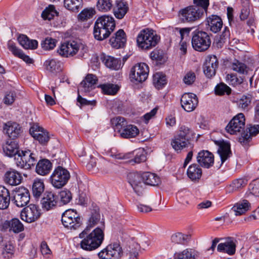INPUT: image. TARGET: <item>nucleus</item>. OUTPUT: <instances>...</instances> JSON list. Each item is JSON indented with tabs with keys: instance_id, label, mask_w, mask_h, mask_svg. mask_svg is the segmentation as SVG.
I'll list each match as a JSON object with an SVG mask.
<instances>
[{
	"instance_id": "nucleus-37",
	"label": "nucleus",
	"mask_w": 259,
	"mask_h": 259,
	"mask_svg": "<svg viewBox=\"0 0 259 259\" xmlns=\"http://www.w3.org/2000/svg\"><path fill=\"white\" fill-rule=\"evenodd\" d=\"M139 133V129L136 125L129 124L125 125L124 128L120 130V136L123 138H131L137 136Z\"/></svg>"
},
{
	"instance_id": "nucleus-42",
	"label": "nucleus",
	"mask_w": 259,
	"mask_h": 259,
	"mask_svg": "<svg viewBox=\"0 0 259 259\" xmlns=\"http://www.w3.org/2000/svg\"><path fill=\"white\" fill-rule=\"evenodd\" d=\"M3 151L7 156L12 157L18 154L19 151H18V144L15 141L11 140L8 141L3 145Z\"/></svg>"
},
{
	"instance_id": "nucleus-32",
	"label": "nucleus",
	"mask_w": 259,
	"mask_h": 259,
	"mask_svg": "<svg viewBox=\"0 0 259 259\" xmlns=\"http://www.w3.org/2000/svg\"><path fill=\"white\" fill-rule=\"evenodd\" d=\"M190 141L182 137L181 135H177L171 141L172 147L177 152H180L184 148L188 147Z\"/></svg>"
},
{
	"instance_id": "nucleus-25",
	"label": "nucleus",
	"mask_w": 259,
	"mask_h": 259,
	"mask_svg": "<svg viewBox=\"0 0 259 259\" xmlns=\"http://www.w3.org/2000/svg\"><path fill=\"white\" fill-rule=\"evenodd\" d=\"M206 25L207 29L213 33H217L220 31L223 27L222 19L217 15H212L206 18Z\"/></svg>"
},
{
	"instance_id": "nucleus-1",
	"label": "nucleus",
	"mask_w": 259,
	"mask_h": 259,
	"mask_svg": "<svg viewBox=\"0 0 259 259\" xmlns=\"http://www.w3.org/2000/svg\"><path fill=\"white\" fill-rule=\"evenodd\" d=\"M128 183L137 195H142L145 185L157 186L160 183L159 177L153 173L145 172L142 175L137 172H131L127 175Z\"/></svg>"
},
{
	"instance_id": "nucleus-30",
	"label": "nucleus",
	"mask_w": 259,
	"mask_h": 259,
	"mask_svg": "<svg viewBox=\"0 0 259 259\" xmlns=\"http://www.w3.org/2000/svg\"><path fill=\"white\" fill-rule=\"evenodd\" d=\"M52 168V164L47 159L39 160L37 163L35 167L36 172L41 176L48 175Z\"/></svg>"
},
{
	"instance_id": "nucleus-3",
	"label": "nucleus",
	"mask_w": 259,
	"mask_h": 259,
	"mask_svg": "<svg viewBox=\"0 0 259 259\" xmlns=\"http://www.w3.org/2000/svg\"><path fill=\"white\" fill-rule=\"evenodd\" d=\"M115 27L114 18L109 15H103L96 21L94 28V37L98 40L107 38Z\"/></svg>"
},
{
	"instance_id": "nucleus-38",
	"label": "nucleus",
	"mask_w": 259,
	"mask_h": 259,
	"mask_svg": "<svg viewBox=\"0 0 259 259\" xmlns=\"http://www.w3.org/2000/svg\"><path fill=\"white\" fill-rule=\"evenodd\" d=\"M101 59L105 66L113 70H118L120 68V60L113 57L103 55Z\"/></svg>"
},
{
	"instance_id": "nucleus-28",
	"label": "nucleus",
	"mask_w": 259,
	"mask_h": 259,
	"mask_svg": "<svg viewBox=\"0 0 259 259\" xmlns=\"http://www.w3.org/2000/svg\"><path fill=\"white\" fill-rule=\"evenodd\" d=\"M134 157L133 159L130 160L131 163H140L145 162L146 160V155L143 149H139L133 151L131 153H128L124 155L122 158L127 159Z\"/></svg>"
},
{
	"instance_id": "nucleus-15",
	"label": "nucleus",
	"mask_w": 259,
	"mask_h": 259,
	"mask_svg": "<svg viewBox=\"0 0 259 259\" xmlns=\"http://www.w3.org/2000/svg\"><path fill=\"white\" fill-rule=\"evenodd\" d=\"M40 215L38 207L35 204H31L22 210L20 217L23 221L31 223L37 220Z\"/></svg>"
},
{
	"instance_id": "nucleus-62",
	"label": "nucleus",
	"mask_w": 259,
	"mask_h": 259,
	"mask_svg": "<svg viewBox=\"0 0 259 259\" xmlns=\"http://www.w3.org/2000/svg\"><path fill=\"white\" fill-rule=\"evenodd\" d=\"M14 247L11 243H6L3 248V253L5 257H10L13 254Z\"/></svg>"
},
{
	"instance_id": "nucleus-54",
	"label": "nucleus",
	"mask_w": 259,
	"mask_h": 259,
	"mask_svg": "<svg viewBox=\"0 0 259 259\" xmlns=\"http://www.w3.org/2000/svg\"><path fill=\"white\" fill-rule=\"evenodd\" d=\"M57 42L56 39L48 37L41 41V46L45 50H51L56 47Z\"/></svg>"
},
{
	"instance_id": "nucleus-48",
	"label": "nucleus",
	"mask_w": 259,
	"mask_h": 259,
	"mask_svg": "<svg viewBox=\"0 0 259 259\" xmlns=\"http://www.w3.org/2000/svg\"><path fill=\"white\" fill-rule=\"evenodd\" d=\"M192 29V28L175 27L172 28V31L176 35L179 36L181 39L184 40L185 39H188L189 34Z\"/></svg>"
},
{
	"instance_id": "nucleus-60",
	"label": "nucleus",
	"mask_w": 259,
	"mask_h": 259,
	"mask_svg": "<svg viewBox=\"0 0 259 259\" xmlns=\"http://www.w3.org/2000/svg\"><path fill=\"white\" fill-rule=\"evenodd\" d=\"M100 220V214L99 213L95 211L93 212L91 217L89 220V223L87 226H89L90 229L92 228L94 226L96 225Z\"/></svg>"
},
{
	"instance_id": "nucleus-35",
	"label": "nucleus",
	"mask_w": 259,
	"mask_h": 259,
	"mask_svg": "<svg viewBox=\"0 0 259 259\" xmlns=\"http://www.w3.org/2000/svg\"><path fill=\"white\" fill-rule=\"evenodd\" d=\"M187 174L192 181H198L202 176V169L198 165L194 163L189 166Z\"/></svg>"
},
{
	"instance_id": "nucleus-29",
	"label": "nucleus",
	"mask_w": 259,
	"mask_h": 259,
	"mask_svg": "<svg viewBox=\"0 0 259 259\" xmlns=\"http://www.w3.org/2000/svg\"><path fill=\"white\" fill-rule=\"evenodd\" d=\"M8 48L15 56L22 59L26 63L31 64L33 63V60L28 56L23 53L20 49L16 47L13 41L10 40L8 41Z\"/></svg>"
},
{
	"instance_id": "nucleus-31",
	"label": "nucleus",
	"mask_w": 259,
	"mask_h": 259,
	"mask_svg": "<svg viewBox=\"0 0 259 259\" xmlns=\"http://www.w3.org/2000/svg\"><path fill=\"white\" fill-rule=\"evenodd\" d=\"M5 176V181L12 186L19 185L22 180L21 174L14 169H11L7 171Z\"/></svg>"
},
{
	"instance_id": "nucleus-51",
	"label": "nucleus",
	"mask_w": 259,
	"mask_h": 259,
	"mask_svg": "<svg viewBox=\"0 0 259 259\" xmlns=\"http://www.w3.org/2000/svg\"><path fill=\"white\" fill-rule=\"evenodd\" d=\"M111 122L115 130H117L119 133L120 130L123 129L126 124L125 118L120 116L113 118L111 120Z\"/></svg>"
},
{
	"instance_id": "nucleus-26",
	"label": "nucleus",
	"mask_w": 259,
	"mask_h": 259,
	"mask_svg": "<svg viewBox=\"0 0 259 259\" xmlns=\"http://www.w3.org/2000/svg\"><path fill=\"white\" fill-rule=\"evenodd\" d=\"M215 144L219 146L218 152L222 162H224L231 155L230 144L224 141H215Z\"/></svg>"
},
{
	"instance_id": "nucleus-55",
	"label": "nucleus",
	"mask_w": 259,
	"mask_h": 259,
	"mask_svg": "<svg viewBox=\"0 0 259 259\" xmlns=\"http://www.w3.org/2000/svg\"><path fill=\"white\" fill-rule=\"evenodd\" d=\"M60 203L61 205L68 203L72 199V194L68 190H63L59 193Z\"/></svg>"
},
{
	"instance_id": "nucleus-13",
	"label": "nucleus",
	"mask_w": 259,
	"mask_h": 259,
	"mask_svg": "<svg viewBox=\"0 0 259 259\" xmlns=\"http://www.w3.org/2000/svg\"><path fill=\"white\" fill-rule=\"evenodd\" d=\"M12 195V201L18 207H21L25 206L29 202V192L24 187L16 188Z\"/></svg>"
},
{
	"instance_id": "nucleus-43",
	"label": "nucleus",
	"mask_w": 259,
	"mask_h": 259,
	"mask_svg": "<svg viewBox=\"0 0 259 259\" xmlns=\"http://www.w3.org/2000/svg\"><path fill=\"white\" fill-rule=\"evenodd\" d=\"M197 256V252L194 249L187 248L175 253L174 259H195Z\"/></svg>"
},
{
	"instance_id": "nucleus-40",
	"label": "nucleus",
	"mask_w": 259,
	"mask_h": 259,
	"mask_svg": "<svg viewBox=\"0 0 259 259\" xmlns=\"http://www.w3.org/2000/svg\"><path fill=\"white\" fill-rule=\"evenodd\" d=\"M250 208V204L246 200H243L235 204L232 208V210L234 212L235 215H240Z\"/></svg>"
},
{
	"instance_id": "nucleus-18",
	"label": "nucleus",
	"mask_w": 259,
	"mask_h": 259,
	"mask_svg": "<svg viewBox=\"0 0 259 259\" xmlns=\"http://www.w3.org/2000/svg\"><path fill=\"white\" fill-rule=\"evenodd\" d=\"M218 61L214 55L207 57L203 66V72L207 77L210 78L216 73Z\"/></svg>"
},
{
	"instance_id": "nucleus-10",
	"label": "nucleus",
	"mask_w": 259,
	"mask_h": 259,
	"mask_svg": "<svg viewBox=\"0 0 259 259\" xmlns=\"http://www.w3.org/2000/svg\"><path fill=\"white\" fill-rule=\"evenodd\" d=\"M62 223L63 226L70 229L76 230L81 224L79 214L73 209H68L62 215Z\"/></svg>"
},
{
	"instance_id": "nucleus-11",
	"label": "nucleus",
	"mask_w": 259,
	"mask_h": 259,
	"mask_svg": "<svg viewBox=\"0 0 259 259\" xmlns=\"http://www.w3.org/2000/svg\"><path fill=\"white\" fill-rule=\"evenodd\" d=\"M98 255L100 259H120L123 251L119 244L113 243L108 245Z\"/></svg>"
},
{
	"instance_id": "nucleus-36",
	"label": "nucleus",
	"mask_w": 259,
	"mask_h": 259,
	"mask_svg": "<svg viewBox=\"0 0 259 259\" xmlns=\"http://www.w3.org/2000/svg\"><path fill=\"white\" fill-rule=\"evenodd\" d=\"M10 202V194L8 189L0 185V209L8 208Z\"/></svg>"
},
{
	"instance_id": "nucleus-63",
	"label": "nucleus",
	"mask_w": 259,
	"mask_h": 259,
	"mask_svg": "<svg viewBox=\"0 0 259 259\" xmlns=\"http://www.w3.org/2000/svg\"><path fill=\"white\" fill-rule=\"evenodd\" d=\"M40 251L43 256L47 258H49L52 253L51 250L45 241L41 243Z\"/></svg>"
},
{
	"instance_id": "nucleus-23",
	"label": "nucleus",
	"mask_w": 259,
	"mask_h": 259,
	"mask_svg": "<svg viewBox=\"0 0 259 259\" xmlns=\"http://www.w3.org/2000/svg\"><path fill=\"white\" fill-rule=\"evenodd\" d=\"M3 130L6 134L13 139L18 137L21 133V127L15 122L9 121L4 123Z\"/></svg>"
},
{
	"instance_id": "nucleus-7",
	"label": "nucleus",
	"mask_w": 259,
	"mask_h": 259,
	"mask_svg": "<svg viewBox=\"0 0 259 259\" xmlns=\"http://www.w3.org/2000/svg\"><path fill=\"white\" fill-rule=\"evenodd\" d=\"M210 44V37L206 32L195 31L193 33L192 45L196 51L199 52L205 51L209 48Z\"/></svg>"
},
{
	"instance_id": "nucleus-4",
	"label": "nucleus",
	"mask_w": 259,
	"mask_h": 259,
	"mask_svg": "<svg viewBox=\"0 0 259 259\" xmlns=\"http://www.w3.org/2000/svg\"><path fill=\"white\" fill-rule=\"evenodd\" d=\"M160 37L151 29L141 30L137 36V45L142 50H147L155 47L159 41Z\"/></svg>"
},
{
	"instance_id": "nucleus-39",
	"label": "nucleus",
	"mask_w": 259,
	"mask_h": 259,
	"mask_svg": "<svg viewBox=\"0 0 259 259\" xmlns=\"http://www.w3.org/2000/svg\"><path fill=\"white\" fill-rule=\"evenodd\" d=\"M62 65L61 62L55 59H49L44 63L47 70L52 73H57L61 71Z\"/></svg>"
},
{
	"instance_id": "nucleus-19",
	"label": "nucleus",
	"mask_w": 259,
	"mask_h": 259,
	"mask_svg": "<svg viewBox=\"0 0 259 259\" xmlns=\"http://www.w3.org/2000/svg\"><path fill=\"white\" fill-rule=\"evenodd\" d=\"M196 158L199 164L204 168L210 167L214 163L213 155L207 150L200 151L198 153Z\"/></svg>"
},
{
	"instance_id": "nucleus-12",
	"label": "nucleus",
	"mask_w": 259,
	"mask_h": 259,
	"mask_svg": "<svg viewBox=\"0 0 259 259\" xmlns=\"http://www.w3.org/2000/svg\"><path fill=\"white\" fill-rule=\"evenodd\" d=\"M148 73L149 67L146 64L138 63L131 68L130 77L133 82H141L147 78Z\"/></svg>"
},
{
	"instance_id": "nucleus-57",
	"label": "nucleus",
	"mask_w": 259,
	"mask_h": 259,
	"mask_svg": "<svg viewBox=\"0 0 259 259\" xmlns=\"http://www.w3.org/2000/svg\"><path fill=\"white\" fill-rule=\"evenodd\" d=\"M231 89L224 83H221L218 84L215 88V93L218 95H223L226 94L229 95L231 94Z\"/></svg>"
},
{
	"instance_id": "nucleus-52",
	"label": "nucleus",
	"mask_w": 259,
	"mask_h": 259,
	"mask_svg": "<svg viewBox=\"0 0 259 259\" xmlns=\"http://www.w3.org/2000/svg\"><path fill=\"white\" fill-rule=\"evenodd\" d=\"M95 11L93 8H85L81 11L78 15V19L80 21H87L93 17Z\"/></svg>"
},
{
	"instance_id": "nucleus-53",
	"label": "nucleus",
	"mask_w": 259,
	"mask_h": 259,
	"mask_svg": "<svg viewBox=\"0 0 259 259\" xmlns=\"http://www.w3.org/2000/svg\"><path fill=\"white\" fill-rule=\"evenodd\" d=\"M252 99V96L250 94L243 95L239 100V107L242 109H246L250 105Z\"/></svg>"
},
{
	"instance_id": "nucleus-21",
	"label": "nucleus",
	"mask_w": 259,
	"mask_h": 259,
	"mask_svg": "<svg viewBox=\"0 0 259 259\" xmlns=\"http://www.w3.org/2000/svg\"><path fill=\"white\" fill-rule=\"evenodd\" d=\"M2 229L5 231L19 233L24 230V226L21 221L17 218L6 221L2 225Z\"/></svg>"
},
{
	"instance_id": "nucleus-33",
	"label": "nucleus",
	"mask_w": 259,
	"mask_h": 259,
	"mask_svg": "<svg viewBox=\"0 0 259 259\" xmlns=\"http://www.w3.org/2000/svg\"><path fill=\"white\" fill-rule=\"evenodd\" d=\"M112 8L114 16L119 19H122L128 10L127 5L122 0H116Z\"/></svg>"
},
{
	"instance_id": "nucleus-17",
	"label": "nucleus",
	"mask_w": 259,
	"mask_h": 259,
	"mask_svg": "<svg viewBox=\"0 0 259 259\" xmlns=\"http://www.w3.org/2000/svg\"><path fill=\"white\" fill-rule=\"evenodd\" d=\"M30 135L42 145L48 142L50 139L48 132L37 124H34L29 130Z\"/></svg>"
},
{
	"instance_id": "nucleus-34",
	"label": "nucleus",
	"mask_w": 259,
	"mask_h": 259,
	"mask_svg": "<svg viewBox=\"0 0 259 259\" xmlns=\"http://www.w3.org/2000/svg\"><path fill=\"white\" fill-rule=\"evenodd\" d=\"M217 250L219 252H223L230 255H233L235 252L236 244L232 239L229 238L225 242L220 243L218 246Z\"/></svg>"
},
{
	"instance_id": "nucleus-9",
	"label": "nucleus",
	"mask_w": 259,
	"mask_h": 259,
	"mask_svg": "<svg viewBox=\"0 0 259 259\" xmlns=\"http://www.w3.org/2000/svg\"><path fill=\"white\" fill-rule=\"evenodd\" d=\"M16 165L22 168L28 169L34 166L37 161L35 153L30 150L19 152L15 158Z\"/></svg>"
},
{
	"instance_id": "nucleus-2",
	"label": "nucleus",
	"mask_w": 259,
	"mask_h": 259,
	"mask_svg": "<svg viewBox=\"0 0 259 259\" xmlns=\"http://www.w3.org/2000/svg\"><path fill=\"white\" fill-rule=\"evenodd\" d=\"M79 237L82 240L80 243L82 249L92 251L98 248L102 243L104 238L103 231L100 228H96L91 231L89 226L79 234Z\"/></svg>"
},
{
	"instance_id": "nucleus-64",
	"label": "nucleus",
	"mask_w": 259,
	"mask_h": 259,
	"mask_svg": "<svg viewBox=\"0 0 259 259\" xmlns=\"http://www.w3.org/2000/svg\"><path fill=\"white\" fill-rule=\"evenodd\" d=\"M246 184L245 181L242 179H238L234 180L232 184L233 190H237Z\"/></svg>"
},
{
	"instance_id": "nucleus-41",
	"label": "nucleus",
	"mask_w": 259,
	"mask_h": 259,
	"mask_svg": "<svg viewBox=\"0 0 259 259\" xmlns=\"http://www.w3.org/2000/svg\"><path fill=\"white\" fill-rule=\"evenodd\" d=\"M18 40L25 49H35L37 47V41L35 40H30L25 35H20L18 38Z\"/></svg>"
},
{
	"instance_id": "nucleus-59",
	"label": "nucleus",
	"mask_w": 259,
	"mask_h": 259,
	"mask_svg": "<svg viewBox=\"0 0 259 259\" xmlns=\"http://www.w3.org/2000/svg\"><path fill=\"white\" fill-rule=\"evenodd\" d=\"M193 134V133L190 128L185 125H182L180 127L178 135H181L182 137L186 138V140L190 141Z\"/></svg>"
},
{
	"instance_id": "nucleus-22",
	"label": "nucleus",
	"mask_w": 259,
	"mask_h": 259,
	"mask_svg": "<svg viewBox=\"0 0 259 259\" xmlns=\"http://www.w3.org/2000/svg\"><path fill=\"white\" fill-rule=\"evenodd\" d=\"M126 42V34L122 29L118 30L109 40L110 45L112 47L115 49L123 47Z\"/></svg>"
},
{
	"instance_id": "nucleus-8",
	"label": "nucleus",
	"mask_w": 259,
	"mask_h": 259,
	"mask_svg": "<svg viewBox=\"0 0 259 259\" xmlns=\"http://www.w3.org/2000/svg\"><path fill=\"white\" fill-rule=\"evenodd\" d=\"M70 177V173L66 168L58 166L57 167L50 177L52 185L57 189L64 187L68 182Z\"/></svg>"
},
{
	"instance_id": "nucleus-45",
	"label": "nucleus",
	"mask_w": 259,
	"mask_h": 259,
	"mask_svg": "<svg viewBox=\"0 0 259 259\" xmlns=\"http://www.w3.org/2000/svg\"><path fill=\"white\" fill-rule=\"evenodd\" d=\"M44 184L41 180H35L32 185V193L33 196L35 198L39 197L44 192Z\"/></svg>"
},
{
	"instance_id": "nucleus-61",
	"label": "nucleus",
	"mask_w": 259,
	"mask_h": 259,
	"mask_svg": "<svg viewBox=\"0 0 259 259\" xmlns=\"http://www.w3.org/2000/svg\"><path fill=\"white\" fill-rule=\"evenodd\" d=\"M196 76L194 72H188L183 78L184 82L187 84H192L195 80Z\"/></svg>"
},
{
	"instance_id": "nucleus-47",
	"label": "nucleus",
	"mask_w": 259,
	"mask_h": 259,
	"mask_svg": "<svg viewBox=\"0 0 259 259\" xmlns=\"http://www.w3.org/2000/svg\"><path fill=\"white\" fill-rule=\"evenodd\" d=\"M112 0H98L97 3L98 10L102 12L110 11L113 6Z\"/></svg>"
},
{
	"instance_id": "nucleus-56",
	"label": "nucleus",
	"mask_w": 259,
	"mask_h": 259,
	"mask_svg": "<svg viewBox=\"0 0 259 259\" xmlns=\"http://www.w3.org/2000/svg\"><path fill=\"white\" fill-rule=\"evenodd\" d=\"M103 92L107 95H114L119 90L117 85L113 84H105L101 85Z\"/></svg>"
},
{
	"instance_id": "nucleus-5",
	"label": "nucleus",
	"mask_w": 259,
	"mask_h": 259,
	"mask_svg": "<svg viewBox=\"0 0 259 259\" xmlns=\"http://www.w3.org/2000/svg\"><path fill=\"white\" fill-rule=\"evenodd\" d=\"M79 50L83 54L87 52V47L80 42L72 40L62 44L58 49L57 53L62 57H69L76 55Z\"/></svg>"
},
{
	"instance_id": "nucleus-46",
	"label": "nucleus",
	"mask_w": 259,
	"mask_h": 259,
	"mask_svg": "<svg viewBox=\"0 0 259 259\" xmlns=\"http://www.w3.org/2000/svg\"><path fill=\"white\" fill-rule=\"evenodd\" d=\"M165 76L161 72H157L153 75V83L158 89L162 88L166 84Z\"/></svg>"
},
{
	"instance_id": "nucleus-50",
	"label": "nucleus",
	"mask_w": 259,
	"mask_h": 259,
	"mask_svg": "<svg viewBox=\"0 0 259 259\" xmlns=\"http://www.w3.org/2000/svg\"><path fill=\"white\" fill-rule=\"evenodd\" d=\"M57 14L55 7L53 5H50L42 11L41 17L44 20H50L53 19L55 15H57Z\"/></svg>"
},
{
	"instance_id": "nucleus-6",
	"label": "nucleus",
	"mask_w": 259,
	"mask_h": 259,
	"mask_svg": "<svg viewBox=\"0 0 259 259\" xmlns=\"http://www.w3.org/2000/svg\"><path fill=\"white\" fill-rule=\"evenodd\" d=\"M203 10L197 6H188L181 9L178 13L180 20L183 22H193L203 15Z\"/></svg>"
},
{
	"instance_id": "nucleus-49",
	"label": "nucleus",
	"mask_w": 259,
	"mask_h": 259,
	"mask_svg": "<svg viewBox=\"0 0 259 259\" xmlns=\"http://www.w3.org/2000/svg\"><path fill=\"white\" fill-rule=\"evenodd\" d=\"M64 6L72 11H77L80 7L82 6V0H64Z\"/></svg>"
},
{
	"instance_id": "nucleus-16",
	"label": "nucleus",
	"mask_w": 259,
	"mask_h": 259,
	"mask_svg": "<svg viewBox=\"0 0 259 259\" xmlns=\"http://www.w3.org/2000/svg\"><path fill=\"white\" fill-rule=\"evenodd\" d=\"M198 103L197 97L193 93H185L181 99V106L187 112H191L195 110Z\"/></svg>"
},
{
	"instance_id": "nucleus-20",
	"label": "nucleus",
	"mask_w": 259,
	"mask_h": 259,
	"mask_svg": "<svg viewBox=\"0 0 259 259\" xmlns=\"http://www.w3.org/2000/svg\"><path fill=\"white\" fill-rule=\"evenodd\" d=\"M58 202V196L51 191L46 192L41 201L42 208L47 210L55 208Z\"/></svg>"
},
{
	"instance_id": "nucleus-14",
	"label": "nucleus",
	"mask_w": 259,
	"mask_h": 259,
	"mask_svg": "<svg viewBox=\"0 0 259 259\" xmlns=\"http://www.w3.org/2000/svg\"><path fill=\"white\" fill-rule=\"evenodd\" d=\"M245 117L243 113H239L229 122L226 127L227 132L231 134H237L241 132L244 128Z\"/></svg>"
},
{
	"instance_id": "nucleus-27",
	"label": "nucleus",
	"mask_w": 259,
	"mask_h": 259,
	"mask_svg": "<svg viewBox=\"0 0 259 259\" xmlns=\"http://www.w3.org/2000/svg\"><path fill=\"white\" fill-rule=\"evenodd\" d=\"M258 133L259 125H251L247 127L246 132L241 135L239 141L243 145H246L250 142L251 137L256 136Z\"/></svg>"
},
{
	"instance_id": "nucleus-24",
	"label": "nucleus",
	"mask_w": 259,
	"mask_h": 259,
	"mask_svg": "<svg viewBox=\"0 0 259 259\" xmlns=\"http://www.w3.org/2000/svg\"><path fill=\"white\" fill-rule=\"evenodd\" d=\"M98 81L96 75L92 74H88L85 78L81 82L78 92H88L94 88Z\"/></svg>"
},
{
	"instance_id": "nucleus-44",
	"label": "nucleus",
	"mask_w": 259,
	"mask_h": 259,
	"mask_svg": "<svg viewBox=\"0 0 259 259\" xmlns=\"http://www.w3.org/2000/svg\"><path fill=\"white\" fill-rule=\"evenodd\" d=\"M189 238V235L177 232L171 236L170 240L174 244H184L188 241Z\"/></svg>"
},
{
	"instance_id": "nucleus-58",
	"label": "nucleus",
	"mask_w": 259,
	"mask_h": 259,
	"mask_svg": "<svg viewBox=\"0 0 259 259\" xmlns=\"http://www.w3.org/2000/svg\"><path fill=\"white\" fill-rule=\"evenodd\" d=\"M232 69L240 74H244L247 72L246 65L238 60H236L233 63Z\"/></svg>"
}]
</instances>
